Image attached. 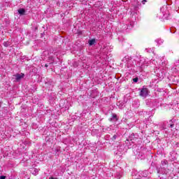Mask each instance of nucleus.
<instances>
[{
	"label": "nucleus",
	"instance_id": "f257e3e1",
	"mask_svg": "<svg viewBox=\"0 0 179 179\" xmlns=\"http://www.w3.org/2000/svg\"><path fill=\"white\" fill-rule=\"evenodd\" d=\"M140 96L143 99H146L148 96H149V90L145 87H143L140 91Z\"/></svg>",
	"mask_w": 179,
	"mask_h": 179
},
{
	"label": "nucleus",
	"instance_id": "f03ea898",
	"mask_svg": "<svg viewBox=\"0 0 179 179\" xmlns=\"http://www.w3.org/2000/svg\"><path fill=\"white\" fill-rule=\"evenodd\" d=\"M23 76H24L23 73L14 75V78H15V80H17V82H19V80H20V79H22Z\"/></svg>",
	"mask_w": 179,
	"mask_h": 179
},
{
	"label": "nucleus",
	"instance_id": "7ed1b4c3",
	"mask_svg": "<svg viewBox=\"0 0 179 179\" xmlns=\"http://www.w3.org/2000/svg\"><path fill=\"white\" fill-rule=\"evenodd\" d=\"M24 12H25V10L23 8H21V9L18 10V13L20 15H24Z\"/></svg>",
	"mask_w": 179,
	"mask_h": 179
},
{
	"label": "nucleus",
	"instance_id": "20e7f679",
	"mask_svg": "<svg viewBox=\"0 0 179 179\" xmlns=\"http://www.w3.org/2000/svg\"><path fill=\"white\" fill-rule=\"evenodd\" d=\"M94 43H96V40L95 39H92L89 41V45H93L94 44Z\"/></svg>",
	"mask_w": 179,
	"mask_h": 179
},
{
	"label": "nucleus",
	"instance_id": "39448f33",
	"mask_svg": "<svg viewBox=\"0 0 179 179\" xmlns=\"http://www.w3.org/2000/svg\"><path fill=\"white\" fill-rule=\"evenodd\" d=\"M10 45V42H9V41L3 43L4 47H9Z\"/></svg>",
	"mask_w": 179,
	"mask_h": 179
},
{
	"label": "nucleus",
	"instance_id": "423d86ee",
	"mask_svg": "<svg viewBox=\"0 0 179 179\" xmlns=\"http://www.w3.org/2000/svg\"><path fill=\"white\" fill-rule=\"evenodd\" d=\"M127 59H129V56H125L124 58L122 59V61L127 62Z\"/></svg>",
	"mask_w": 179,
	"mask_h": 179
},
{
	"label": "nucleus",
	"instance_id": "0eeeda50",
	"mask_svg": "<svg viewBox=\"0 0 179 179\" xmlns=\"http://www.w3.org/2000/svg\"><path fill=\"white\" fill-rule=\"evenodd\" d=\"M35 171H36V173H33V174L36 175V174H37V173H38V169H35Z\"/></svg>",
	"mask_w": 179,
	"mask_h": 179
},
{
	"label": "nucleus",
	"instance_id": "6e6552de",
	"mask_svg": "<svg viewBox=\"0 0 179 179\" xmlns=\"http://www.w3.org/2000/svg\"><path fill=\"white\" fill-rule=\"evenodd\" d=\"M6 177L5 176H0V179H5Z\"/></svg>",
	"mask_w": 179,
	"mask_h": 179
},
{
	"label": "nucleus",
	"instance_id": "1a4fd4ad",
	"mask_svg": "<svg viewBox=\"0 0 179 179\" xmlns=\"http://www.w3.org/2000/svg\"><path fill=\"white\" fill-rule=\"evenodd\" d=\"M134 82H138V78H134Z\"/></svg>",
	"mask_w": 179,
	"mask_h": 179
},
{
	"label": "nucleus",
	"instance_id": "9d476101",
	"mask_svg": "<svg viewBox=\"0 0 179 179\" xmlns=\"http://www.w3.org/2000/svg\"><path fill=\"white\" fill-rule=\"evenodd\" d=\"M113 118H117V115H113Z\"/></svg>",
	"mask_w": 179,
	"mask_h": 179
},
{
	"label": "nucleus",
	"instance_id": "9b49d317",
	"mask_svg": "<svg viewBox=\"0 0 179 179\" xmlns=\"http://www.w3.org/2000/svg\"><path fill=\"white\" fill-rule=\"evenodd\" d=\"M117 138V136H113V139H116Z\"/></svg>",
	"mask_w": 179,
	"mask_h": 179
},
{
	"label": "nucleus",
	"instance_id": "f8f14e48",
	"mask_svg": "<svg viewBox=\"0 0 179 179\" xmlns=\"http://www.w3.org/2000/svg\"><path fill=\"white\" fill-rule=\"evenodd\" d=\"M161 10L163 12V10H164V8H161Z\"/></svg>",
	"mask_w": 179,
	"mask_h": 179
},
{
	"label": "nucleus",
	"instance_id": "ddd939ff",
	"mask_svg": "<svg viewBox=\"0 0 179 179\" xmlns=\"http://www.w3.org/2000/svg\"><path fill=\"white\" fill-rule=\"evenodd\" d=\"M164 16L165 19L167 17V16H166V14H164Z\"/></svg>",
	"mask_w": 179,
	"mask_h": 179
},
{
	"label": "nucleus",
	"instance_id": "4468645a",
	"mask_svg": "<svg viewBox=\"0 0 179 179\" xmlns=\"http://www.w3.org/2000/svg\"><path fill=\"white\" fill-rule=\"evenodd\" d=\"M49 179H57V178H50Z\"/></svg>",
	"mask_w": 179,
	"mask_h": 179
},
{
	"label": "nucleus",
	"instance_id": "2eb2a0df",
	"mask_svg": "<svg viewBox=\"0 0 179 179\" xmlns=\"http://www.w3.org/2000/svg\"><path fill=\"white\" fill-rule=\"evenodd\" d=\"M143 1H144L145 2H146V0H143Z\"/></svg>",
	"mask_w": 179,
	"mask_h": 179
},
{
	"label": "nucleus",
	"instance_id": "dca6fc26",
	"mask_svg": "<svg viewBox=\"0 0 179 179\" xmlns=\"http://www.w3.org/2000/svg\"><path fill=\"white\" fill-rule=\"evenodd\" d=\"M45 66H48L47 64H45Z\"/></svg>",
	"mask_w": 179,
	"mask_h": 179
},
{
	"label": "nucleus",
	"instance_id": "f3484780",
	"mask_svg": "<svg viewBox=\"0 0 179 179\" xmlns=\"http://www.w3.org/2000/svg\"><path fill=\"white\" fill-rule=\"evenodd\" d=\"M0 107H1V102H0Z\"/></svg>",
	"mask_w": 179,
	"mask_h": 179
}]
</instances>
